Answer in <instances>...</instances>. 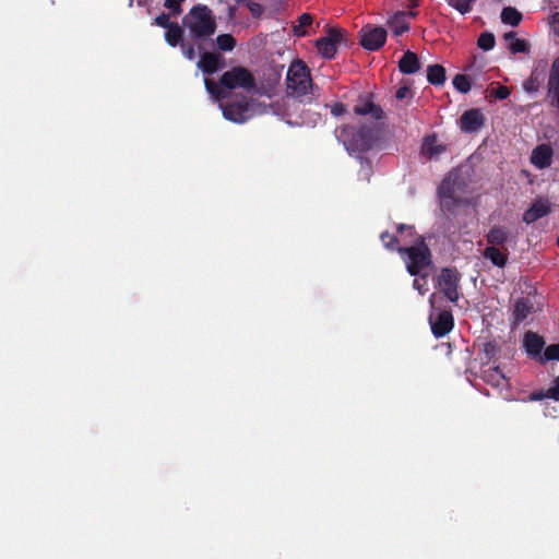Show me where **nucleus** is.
Here are the masks:
<instances>
[{
    "label": "nucleus",
    "mask_w": 559,
    "mask_h": 559,
    "mask_svg": "<svg viewBox=\"0 0 559 559\" xmlns=\"http://www.w3.org/2000/svg\"><path fill=\"white\" fill-rule=\"evenodd\" d=\"M286 87L287 94L301 104H311L319 97V87L312 82L310 69L299 59L287 70Z\"/></svg>",
    "instance_id": "1"
},
{
    "label": "nucleus",
    "mask_w": 559,
    "mask_h": 559,
    "mask_svg": "<svg viewBox=\"0 0 559 559\" xmlns=\"http://www.w3.org/2000/svg\"><path fill=\"white\" fill-rule=\"evenodd\" d=\"M464 179L454 173H450L438 187L440 206L448 213H454L460 206L468 205V198L464 197Z\"/></svg>",
    "instance_id": "2"
},
{
    "label": "nucleus",
    "mask_w": 559,
    "mask_h": 559,
    "mask_svg": "<svg viewBox=\"0 0 559 559\" xmlns=\"http://www.w3.org/2000/svg\"><path fill=\"white\" fill-rule=\"evenodd\" d=\"M342 141L347 152L356 156L369 151L378 140V130L371 126H361L344 128L341 133Z\"/></svg>",
    "instance_id": "3"
},
{
    "label": "nucleus",
    "mask_w": 559,
    "mask_h": 559,
    "mask_svg": "<svg viewBox=\"0 0 559 559\" xmlns=\"http://www.w3.org/2000/svg\"><path fill=\"white\" fill-rule=\"evenodd\" d=\"M397 252L406 257V270L412 276L420 275L423 270L432 264L431 250L423 236H417L413 246L397 249Z\"/></svg>",
    "instance_id": "4"
},
{
    "label": "nucleus",
    "mask_w": 559,
    "mask_h": 559,
    "mask_svg": "<svg viewBox=\"0 0 559 559\" xmlns=\"http://www.w3.org/2000/svg\"><path fill=\"white\" fill-rule=\"evenodd\" d=\"M185 24L197 41L212 36L216 31V22L206 5L193 7L185 17Z\"/></svg>",
    "instance_id": "5"
},
{
    "label": "nucleus",
    "mask_w": 559,
    "mask_h": 559,
    "mask_svg": "<svg viewBox=\"0 0 559 559\" xmlns=\"http://www.w3.org/2000/svg\"><path fill=\"white\" fill-rule=\"evenodd\" d=\"M221 85L226 90L242 88L250 92L255 88L257 83L253 74L248 69L238 66L222 74Z\"/></svg>",
    "instance_id": "6"
},
{
    "label": "nucleus",
    "mask_w": 559,
    "mask_h": 559,
    "mask_svg": "<svg viewBox=\"0 0 559 559\" xmlns=\"http://www.w3.org/2000/svg\"><path fill=\"white\" fill-rule=\"evenodd\" d=\"M460 274L455 267H443L438 276V285L444 296L452 302L459 300Z\"/></svg>",
    "instance_id": "7"
},
{
    "label": "nucleus",
    "mask_w": 559,
    "mask_h": 559,
    "mask_svg": "<svg viewBox=\"0 0 559 559\" xmlns=\"http://www.w3.org/2000/svg\"><path fill=\"white\" fill-rule=\"evenodd\" d=\"M360 45L370 51L379 50L386 40V31L381 26H365L360 29Z\"/></svg>",
    "instance_id": "8"
},
{
    "label": "nucleus",
    "mask_w": 559,
    "mask_h": 559,
    "mask_svg": "<svg viewBox=\"0 0 559 559\" xmlns=\"http://www.w3.org/2000/svg\"><path fill=\"white\" fill-rule=\"evenodd\" d=\"M225 119L236 123H242L252 117V109L246 98L231 102L223 107Z\"/></svg>",
    "instance_id": "9"
},
{
    "label": "nucleus",
    "mask_w": 559,
    "mask_h": 559,
    "mask_svg": "<svg viewBox=\"0 0 559 559\" xmlns=\"http://www.w3.org/2000/svg\"><path fill=\"white\" fill-rule=\"evenodd\" d=\"M480 378L485 383L491 385L495 389L502 390L509 385L507 377L498 366L491 367L487 364H481Z\"/></svg>",
    "instance_id": "10"
},
{
    "label": "nucleus",
    "mask_w": 559,
    "mask_h": 559,
    "mask_svg": "<svg viewBox=\"0 0 559 559\" xmlns=\"http://www.w3.org/2000/svg\"><path fill=\"white\" fill-rule=\"evenodd\" d=\"M354 112L359 116H370L374 120H382L384 118V111L372 102L370 95L360 98L359 103L354 107Z\"/></svg>",
    "instance_id": "11"
},
{
    "label": "nucleus",
    "mask_w": 559,
    "mask_h": 559,
    "mask_svg": "<svg viewBox=\"0 0 559 559\" xmlns=\"http://www.w3.org/2000/svg\"><path fill=\"white\" fill-rule=\"evenodd\" d=\"M454 326V319L449 310H443L438 313L436 320L431 322V331L436 337H443Z\"/></svg>",
    "instance_id": "12"
},
{
    "label": "nucleus",
    "mask_w": 559,
    "mask_h": 559,
    "mask_svg": "<svg viewBox=\"0 0 559 559\" xmlns=\"http://www.w3.org/2000/svg\"><path fill=\"white\" fill-rule=\"evenodd\" d=\"M554 151L549 144L537 145L531 155V163L538 169L547 168L552 163Z\"/></svg>",
    "instance_id": "13"
},
{
    "label": "nucleus",
    "mask_w": 559,
    "mask_h": 559,
    "mask_svg": "<svg viewBox=\"0 0 559 559\" xmlns=\"http://www.w3.org/2000/svg\"><path fill=\"white\" fill-rule=\"evenodd\" d=\"M485 123V117L479 109H468L461 116V129L465 132H475Z\"/></svg>",
    "instance_id": "14"
},
{
    "label": "nucleus",
    "mask_w": 559,
    "mask_h": 559,
    "mask_svg": "<svg viewBox=\"0 0 559 559\" xmlns=\"http://www.w3.org/2000/svg\"><path fill=\"white\" fill-rule=\"evenodd\" d=\"M550 204L547 200L539 199L535 201L523 214V221L532 224L550 213Z\"/></svg>",
    "instance_id": "15"
},
{
    "label": "nucleus",
    "mask_w": 559,
    "mask_h": 559,
    "mask_svg": "<svg viewBox=\"0 0 559 559\" xmlns=\"http://www.w3.org/2000/svg\"><path fill=\"white\" fill-rule=\"evenodd\" d=\"M223 66V58L219 53L203 52L198 62V67L205 74H213L217 72Z\"/></svg>",
    "instance_id": "16"
},
{
    "label": "nucleus",
    "mask_w": 559,
    "mask_h": 559,
    "mask_svg": "<svg viewBox=\"0 0 559 559\" xmlns=\"http://www.w3.org/2000/svg\"><path fill=\"white\" fill-rule=\"evenodd\" d=\"M523 343L527 354L533 357L538 356L545 345L544 337L532 331L525 333Z\"/></svg>",
    "instance_id": "17"
},
{
    "label": "nucleus",
    "mask_w": 559,
    "mask_h": 559,
    "mask_svg": "<svg viewBox=\"0 0 559 559\" xmlns=\"http://www.w3.org/2000/svg\"><path fill=\"white\" fill-rule=\"evenodd\" d=\"M423 154L429 158L439 156L447 151V146L438 142L436 134L427 135L421 145Z\"/></svg>",
    "instance_id": "18"
},
{
    "label": "nucleus",
    "mask_w": 559,
    "mask_h": 559,
    "mask_svg": "<svg viewBox=\"0 0 559 559\" xmlns=\"http://www.w3.org/2000/svg\"><path fill=\"white\" fill-rule=\"evenodd\" d=\"M533 301L527 297L516 299L513 308V318L515 323L523 322L527 317L533 313Z\"/></svg>",
    "instance_id": "19"
},
{
    "label": "nucleus",
    "mask_w": 559,
    "mask_h": 559,
    "mask_svg": "<svg viewBox=\"0 0 559 559\" xmlns=\"http://www.w3.org/2000/svg\"><path fill=\"white\" fill-rule=\"evenodd\" d=\"M399 69L404 74H414L420 69L418 56L407 50L399 61Z\"/></svg>",
    "instance_id": "20"
},
{
    "label": "nucleus",
    "mask_w": 559,
    "mask_h": 559,
    "mask_svg": "<svg viewBox=\"0 0 559 559\" xmlns=\"http://www.w3.org/2000/svg\"><path fill=\"white\" fill-rule=\"evenodd\" d=\"M483 257L489 260L493 265L498 267H504L508 262L507 249L501 251L497 247L488 246L483 252Z\"/></svg>",
    "instance_id": "21"
},
{
    "label": "nucleus",
    "mask_w": 559,
    "mask_h": 559,
    "mask_svg": "<svg viewBox=\"0 0 559 559\" xmlns=\"http://www.w3.org/2000/svg\"><path fill=\"white\" fill-rule=\"evenodd\" d=\"M486 239L490 246H503L509 239V231L502 226H492Z\"/></svg>",
    "instance_id": "22"
},
{
    "label": "nucleus",
    "mask_w": 559,
    "mask_h": 559,
    "mask_svg": "<svg viewBox=\"0 0 559 559\" xmlns=\"http://www.w3.org/2000/svg\"><path fill=\"white\" fill-rule=\"evenodd\" d=\"M504 40L508 43V49L512 53H525L528 51V44L525 39L516 37L515 32L504 34Z\"/></svg>",
    "instance_id": "23"
},
{
    "label": "nucleus",
    "mask_w": 559,
    "mask_h": 559,
    "mask_svg": "<svg viewBox=\"0 0 559 559\" xmlns=\"http://www.w3.org/2000/svg\"><path fill=\"white\" fill-rule=\"evenodd\" d=\"M544 81V70L534 69L531 75L523 82V90L533 94L536 93Z\"/></svg>",
    "instance_id": "24"
},
{
    "label": "nucleus",
    "mask_w": 559,
    "mask_h": 559,
    "mask_svg": "<svg viewBox=\"0 0 559 559\" xmlns=\"http://www.w3.org/2000/svg\"><path fill=\"white\" fill-rule=\"evenodd\" d=\"M447 80L445 69L441 64H430L427 68V81L436 86L444 84Z\"/></svg>",
    "instance_id": "25"
},
{
    "label": "nucleus",
    "mask_w": 559,
    "mask_h": 559,
    "mask_svg": "<svg viewBox=\"0 0 559 559\" xmlns=\"http://www.w3.org/2000/svg\"><path fill=\"white\" fill-rule=\"evenodd\" d=\"M390 25L395 36H401L408 32L409 23L406 20V12L401 11L395 13L392 21L390 22Z\"/></svg>",
    "instance_id": "26"
},
{
    "label": "nucleus",
    "mask_w": 559,
    "mask_h": 559,
    "mask_svg": "<svg viewBox=\"0 0 559 559\" xmlns=\"http://www.w3.org/2000/svg\"><path fill=\"white\" fill-rule=\"evenodd\" d=\"M323 38L337 47L342 44L347 45V32L340 27L328 28L326 35Z\"/></svg>",
    "instance_id": "27"
},
{
    "label": "nucleus",
    "mask_w": 559,
    "mask_h": 559,
    "mask_svg": "<svg viewBox=\"0 0 559 559\" xmlns=\"http://www.w3.org/2000/svg\"><path fill=\"white\" fill-rule=\"evenodd\" d=\"M501 21L511 26H518L522 21V13L513 7H506L501 12Z\"/></svg>",
    "instance_id": "28"
},
{
    "label": "nucleus",
    "mask_w": 559,
    "mask_h": 559,
    "mask_svg": "<svg viewBox=\"0 0 559 559\" xmlns=\"http://www.w3.org/2000/svg\"><path fill=\"white\" fill-rule=\"evenodd\" d=\"M316 47L325 59H333L337 52V46L320 37L316 41Z\"/></svg>",
    "instance_id": "29"
},
{
    "label": "nucleus",
    "mask_w": 559,
    "mask_h": 559,
    "mask_svg": "<svg viewBox=\"0 0 559 559\" xmlns=\"http://www.w3.org/2000/svg\"><path fill=\"white\" fill-rule=\"evenodd\" d=\"M182 28L177 23H174L167 28L165 33V39L171 47H176L179 43L182 41Z\"/></svg>",
    "instance_id": "30"
},
{
    "label": "nucleus",
    "mask_w": 559,
    "mask_h": 559,
    "mask_svg": "<svg viewBox=\"0 0 559 559\" xmlns=\"http://www.w3.org/2000/svg\"><path fill=\"white\" fill-rule=\"evenodd\" d=\"M357 159L359 160V164H360V168L358 170L359 179L365 180V181H370V178L373 174L370 159H368L367 157H365L362 155L357 156Z\"/></svg>",
    "instance_id": "31"
},
{
    "label": "nucleus",
    "mask_w": 559,
    "mask_h": 559,
    "mask_svg": "<svg viewBox=\"0 0 559 559\" xmlns=\"http://www.w3.org/2000/svg\"><path fill=\"white\" fill-rule=\"evenodd\" d=\"M216 45L223 51H231L236 46V39L230 34H221L216 37Z\"/></svg>",
    "instance_id": "32"
},
{
    "label": "nucleus",
    "mask_w": 559,
    "mask_h": 559,
    "mask_svg": "<svg viewBox=\"0 0 559 559\" xmlns=\"http://www.w3.org/2000/svg\"><path fill=\"white\" fill-rule=\"evenodd\" d=\"M495 35L490 32L481 33L477 39V46L484 51L491 50L495 47Z\"/></svg>",
    "instance_id": "33"
},
{
    "label": "nucleus",
    "mask_w": 559,
    "mask_h": 559,
    "mask_svg": "<svg viewBox=\"0 0 559 559\" xmlns=\"http://www.w3.org/2000/svg\"><path fill=\"white\" fill-rule=\"evenodd\" d=\"M204 84H205V88L206 91L215 98V99H219V98H223L225 97L224 95V86L221 85V82L219 83H216L215 81L211 80V79H205L204 80Z\"/></svg>",
    "instance_id": "34"
},
{
    "label": "nucleus",
    "mask_w": 559,
    "mask_h": 559,
    "mask_svg": "<svg viewBox=\"0 0 559 559\" xmlns=\"http://www.w3.org/2000/svg\"><path fill=\"white\" fill-rule=\"evenodd\" d=\"M380 239L385 249L390 251H397L402 247L399 246V239L396 236L391 235L389 231H383L380 235Z\"/></svg>",
    "instance_id": "35"
},
{
    "label": "nucleus",
    "mask_w": 559,
    "mask_h": 559,
    "mask_svg": "<svg viewBox=\"0 0 559 559\" xmlns=\"http://www.w3.org/2000/svg\"><path fill=\"white\" fill-rule=\"evenodd\" d=\"M453 86L459 92L466 94L471 91V80L465 74H456L453 79Z\"/></svg>",
    "instance_id": "36"
},
{
    "label": "nucleus",
    "mask_w": 559,
    "mask_h": 559,
    "mask_svg": "<svg viewBox=\"0 0 559 559\" xmlns=\"http://www.w3.org/2000/svg\"><path fill=\"white\" fill-rule=\"evenodd\" d=\"M498 352V346L496 342H487L484 344V348L481 352L480 359L483 360V364L489 365L490 360L496 356Z\"/></svg>",
    "instance_id": "37"
},
{
    "label": "nucleus",
    "mask_w": 559,
    "mask_h": 559,
    "mask_svg": "<svg viewBox=\"0 0 559 559\" xmlns=\"http://www.w3.org/2000/svg\"><path fill=\"white\" fill-rule=\"evenodd\" d=\"M447 2L461 14H466L472 10L475 0H447Z\"/></svg>",
    "instance_id": "38"
},
{
    "label": "nucleus",
    "mask_w": 559,
    "mask_h": 559,
    "mask_svg": "<svg viewBox=\"0 0 559 559\" xmlns=\"http://www.w3.org/2000/svg\"><path fill=\"white\" fill-rule=\"evenodd\" d=\"M547 87H559V56L551 64Z\"/></svg>",
    "instance_id": "39"
},
{
    "label": "nucleus",
    "mask_w": 559,
    "mask_h": 559,
    "mask_svg": "<svg viewBox=\"0 0 559 559\" xmlns=\"http://www.w3.org/2000/svg\"><path fill=\"white\" fill-rule=\"evenodd\" d=\"M544 361L559 360V344H551L544 350Z\"/></svg>",
    "instance_id": "40"
},
{
    "label": "nucleus",
    "mask_w": 559,
    "mask_h": 559,
    "mask_svg": "<svg viewBox=\"0 0 559 559\" xmlns=\"http://www.w3.org/2000/svg\"><path fill=\"white\" fill-rule=\"evenodd\" d=\"M510 90L509 87L504 86V85H500L498 84L497 87L495 88H491L490 91V95L497 99H507L509 96H510Z\"/></svg>",
    "instance_id": "41"
},
{
    "label": "nucleus",
    "mask_w": 559,
    "mask_h": 559,
    "mask_svg": "<svg viewBox=\"0 0 559 559\" xmlns=\"http://www.w3.org/2000/svg\"><path fill=\"white\" fill-rule=\"evenodd\" d=\"M413 287L418 290L420 295H425L428 292L427 287V274L420 276V278H415L413 281Z\"/></svg>",
    "instance_id": "42"
},
{
    "label": "nucleus",
    "mask_w": 559,
    "mask_h": 559,
    "mask_svg": "<svg viewBox=\"0 0 559 559\" xmlns=\"http://www.w3.org/2000/svg\"><path fill=\"white\" fill-rule=\"evenodd\" d=\"M547 97L550 105L559 110V87H547Z\"/></svg>",
    "instance_id": "43"
},
{
    "label": "nucleus",
    "mask_w": 559,
    "mask_h": 559,
    "mask_svg": "<svg viewBox=\"0 0 559 559\" xmlns=\"http://www.w3.org/2000/svg\"><path fill=\"white\" fill-rule=\"evenodd\" d=\"M545 396L559 401V376L555 379L554 385L545 391Z\"/></svg>",
    "instance_id": "44"
},
{
    "label": "nucleus",
    "mask_w": 559,
    "mask_h": 559,
    "mask_svg": "<svg viewBox=\"0 0 559 559\" xmlns=\"http://www.w3.org/2000/svg\"><path fill=\"white\" fill-rule=\"evenodd\" d=\"M183 1L185 0H165L164 5L171 10L174 14H179L181 13V3Z\"/></svg>",
    "instance_id": "45"
},
{
    "label": "nucleus",
    "mask_w": 559,
    "mask_h": 559,
    "mask_svg": "<svg viewBox=\"0 0 559 559\" xmlns=\"http://www.w3.org/2000/svg\"><path fill=\"white\" fill-rule=\"evenodd\" d=\"M154 23L157 26H160V27H164V28H168L170 25L174 24L173 22L169 21V15L164 13V12L155 17Z\"/></svg>",
    "instance_id": "46"
},
{
    "label": "nucleus",
    "mask_w": 559,
    "mask_h": 559,
    "mask_svg": "<svg viewBox=\"0 0 559 559\" xmlns=\"http://www.w3.org/2000/svg\"><path fill=\"white\" fill-rule=\"evenodd\" d=\"M181 50H182V53L185 55V57L189 60H193L194 57H195V49L193 47V45L191 44H188V43H181Z\"/></svg>",
    "instance_id": "47"
},
{
    "label": "nucleus",
    "mask_w": 559,
    "mask_h": 559,
    "mask_svg": "<svg viewBox=\"0 0 559 559\" xmlns=\"http://www.w3.org/2000/svg\"><path fill=\"white\" fill-rule=\"evenodd\" d=\"M346 112V107L342 103H335L331 108V114L335 117H338Z\"/></svg>",
    "instance_id": "48"
},
{
    "label": "nucleus",
    "mask_w": 559,
    "mask_h": 559,
    "mask_svg": "<svg viewBox=\"0 0 559 559\" xmlns=\"http://www.w3.org/2000/svg\"><path fill=\"white\" fill-rule=\"evenodd\" d=\"M313 17L309 13H304L299 16V25L305 28L312 24Z\"/></svg>",
    "instance_id": "49"
},
{
    "label": "nucleus",
    "mask_w": 559,
    "mask_h": 559,
    "mask_svg": "<svg viewBox=\"0 0 559 559\" xmlns=\"http://www.w3.org/2000/svg\"><path fill=\"white\" fill-rule=\"evenodd\" d=\"M396 229L399 234H404V231H407L411 237L415 235V228L412 225L399 224Z\"/></svg>",
    "instance_id": "50"
},
{
    "label": "nucleus",
    "mask_w": 559,
    "mask_h": 559,
    "mask_svg": "<svg viewBox=\"0 0 559 559\" xmlns=\"http://www.w3.org/2000/svg\"><path fill=\"white\" fill-rule=\"evenodd\" d=\"M412 93L411 88L408 86H401L395 93V97L397 99H404Z\"/></svg>",
    "instance_id": "51"
},
{
    "label": "nucleus",
    "mask_w": 559,
    "mask_h": 559,
    "mask_svg": "<svg viewBox=\"0 0 559 559\" xmlns=\"http://www.w3.org/2000/svg\"><path fill=\"white\" fill-rule=\"evenodd\" d=\"M550 24L555 31V33L559 36V12H556L551 15Z\"/></svg>",
    "instance_id": "52"
},
{
    "label": "nucleus",
    "mask_w": 559,
    "mask_h": 559,
    "mask_svg": "<svg viewBox=\"0 0 559 559\" xmlns=\"http://www.w3.org/2000/svg\"><path fill=\"white\" fill-rule=\"evenodd\" d=\"M293 34L297 37L305 36L307 32L299 24L293 26Z\"/></svg>",
    "instance_id": "53"
},
{
    "label": "nucleus",
    "mask_w": 559,
    "mask_h": 559,
    "mask_svg": "<svg viewBox=\"0 0 559 559\" xmlns=\"http://www.w3.org/2000/svg\"><path fill=\"white\" fill-rule=\"evenodd\" d=\"M249 8H250V11L252 12L253 15H257V14H259L261 12V5L258 4V3L253 2V3L250 4Z\"/></svg>",
    "instance_id": "54"
},
{
    "label": "nucleus",
    "mask_w": 559,
    "mask_h": 559,
    "mask_svg": "<svg viewBox=\"0 0 559 559\" xmlns=\"http://www.w3.org/2000/svg\"><path fill=\"white\" fill-rule=\"evenodd\" d=\"M545 397L546 396H545V392L544 391H540L538 393H533L532 394V400H534V401H540V400H543Z\"/></svg>",
    "instance_id": "55"
},
{
    "label": "nucleus",
    "mask_w": 559,
    "mask_h": 559,
    "mask_svg": "<svg viewBox=\"0 0 559 559\" xmlns=\"http://www.w3.org/2000/svg\"><path fill=\"white\" fill-rule=\"evenodd\" d=\"M407 1H408V7L411 9L417 8L419 5V0H407Z\"/></svg>",
    "instance_id": "56"
},
{
    "label": "nucleus",
    "mask_w": 559,
    "mask_h": 559,
    "mask_svg": "<svg viewBox=\"0 0 559 559\" xmlns=\"http://www.w3.org/2000/svg\"><path fill=\"white\" fill-rule=\"evenodd\" d=\"M417 14H418V13H417L416 11L411 10V11H408V12L406 13V17H407V16L415 17Z\"/></svg>",
    "instance_id": "57"
},
{
    "label": "nucleus",
    "mask_w": 559,
    "mask_h": 559,
    "mask_svg": "<svg viewBox=\"0 0 559 559\" xmlns=\"http://www.w3.org/2000/svg\"><path fill=\"white\" fill-rule=\"evenodd\" d=\"M132 3H133V0H130V3H129V5H130V7H132Z\"/></svg>",
    "instance_id": "58"
}]
</instances>
